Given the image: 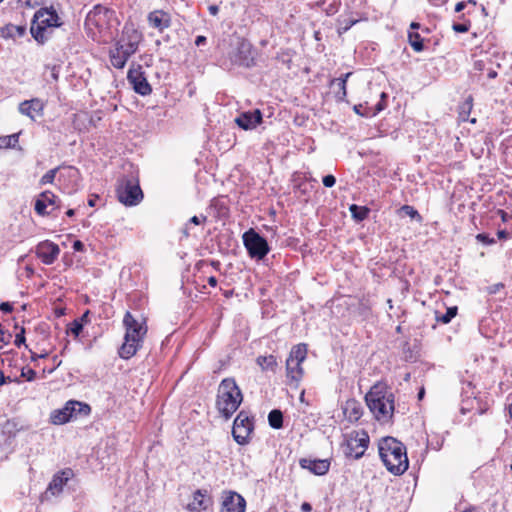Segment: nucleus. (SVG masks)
<instances>
[{
    "label": "nucleus",
    "instance_id": "f257e3e1",
    "mask_svg": "<svg viewBox=\"0 0 512 512\" xmlns=\"http://www.w3.org/2000/svg\"><path fill=\"white\" fill-rule=\"evenodd\" d=\"M379 456L389 472L402 475L409 467L405 445L394 437H384L378 445Z\"/></svg>",
    "mask_w": 512,
    "mask_h": 512
},
{
    "label": "nucleus",
    "instance_id": "f03ea898",
    "mask_svg": "<svg viewBox=\"0 0 512 512\" xmlns=\"http://www.w3.org/2000/svg\"><path fill=\"white\" fill-rule=\"evenodd\" d=\"M366 404L374 417L382 422L388 423L393 417L395 410V397L391 391L382 384H375L365 396Z\"/></svg>",
    "mask_w": 512,
    "mask_h": 512
},
{
    "label": "nucleus",
    "instance_id": "7ed1b4c3",
    "mask_svg": "<svg viewBox=\"0 0 512 512\" xmlns=\"http://www.w3.org/2000/svg\"><path fill=\"white\" fill-rule=\"evenodd\" d=\"M243 401V395L234 378L223 379L217 391L216 407L221 416L229 419Z\"/></svg>",
    "mask_w": 512,
    "mask_h": 512
},
{
    "label": "nucleus",
    "instance_id": "20e7f679",
    "mask_svg": "<svg viewBox=\"0 0 512 512\" xmlns=\"http://www.w3.org/2000/svg\"><path fill=\"white\" fill-rule=\"evenodd\" d=\"M123 324L126 328L124 343L119 349V356L123 359H129L136 354L141 347L147 327L144 323L138 322L130 312H126Z\"/></svg>",
    "mask_w": 512,
    "mask_h": 512
},
{
    "label": "nucleus",
    "instance_id": "39448f33",
    "mask_svg": "<svg viewBox=\"0 0 512 512\" xmlns=\"http://www.w3.org/2000/svg\"><path fill=\"white\" fill-rule=\"evenodd\" d=\"M58 26H60L59 17L53 7L41 8L33 16L30 32L38 43L43 44L47 40V29Z\"/></svg>",
    "mask_w": 512,
    "mask_h": 512
},
{
    "label": "nucleus",
    "instance_id": "423d86ee",
    "mask_svg": "<svg viewBox=\"0 0 512 512\" xmlns=\"http://www.w3.org/2000/svg\"><path fill=\"white\" fill-rule=\"evenodd\" d=\"M306 356L307 345L301 343L292 347L289 357L286 360V376L289 380V385L294 388H298L303 377L304 371L302 363L306 359Z\"/></svg>",
    "mask_w": 512,
    "mask_h": 512
},
{
    "label": "nucleus",
    "instance_id": "0eeeda50",
    "mask_svg": "<svg viewBox=\"0 0 512 512\" xmlns=\"http://www.w3.org/2000/svg\"><path fill=\"white\" fill-rule=\"evenodd\" d=\"M369 437L366 432H352L345 436L344 442L341 444L343 454L348 458H361L368 448Z\"/></svg>",
    "mask_w": 512,
    "mask_h": 512
},
{
    "label": "nucleus",
    "instance_id": "6e6552de",
    "mask_svg": "<svg viewBox=\"0 0 512 512\" xmlns=\"http://www.w3.org/2000/svg\"><path fill=\"white\" fill-rule=\"evenodd\" d=\"M118 200L125 206H135L143 199V192L138 181L122 179L116 189Z\"/></svg>",
    "mask_w": 512,
    "mask_h": 512
},
{
    "label": "nucleus",
    "instance_id": "1a4fd4ad",
    "mask_svg": "<svg viewBox=\"0 0 512 512\" xmlns=\"http://www.w3.org/2000/svg\"><path fill=\"white\" fill-rule=\"evenodd\" d=\"M243 243L251 258L261 260L270 251L266 239L254 229H249L243 234Z\"/></svg>",
    "mask_w": 512,
    "mask_h": 512
},
{
    "label": "nucleus",
    "instance_id": "9d476101",
    "mask_svg": "<svg viewBox=\"0 0 512 512\" xmlns=\"http://www.w3.org/2000/svg\"><path fill=\"white\" fill-rule=\"evenodd\" d=\"M254 428L252 419L244 411H241L235 418L232 428V436L239 445L249 442L250 434Z\"/></svg>",
    "mask_w": 512,
    "mask_h": 512
},
{
    "label": "nucleus",
    "instance_id": "9b49d317",
    "mask_svg": "<svg viewBox=\"0 0 512 512\" xmlns=\"http://www.w3.org/2000/svg\"><path fill=\"white\" fill-rule=\"evenodd\" d=\"M127 79L134 91L142 96L151 94L152 87L147 81L143 68L140 64L133 63L127 73Z\"/></svg>",
    "mask_w": 512,
    "mask_h": 512
},
{
    "label": "nucleus",
    "instance_id": "f8f14e48",
    "mask_svg": "<svg viewBox=\"0 0 512 512\" xmlns=\"http://www.w3.org/2000/svg\"><path fill=\"white\" fill-rule=\"evenodd\" d=\"M231 62L238 66L251 67L254 64L252 45L245 39H240L236 47L229 53Z\"/></svg>",
    "mask_w": 512,
    "mask_h": 512
},
{
    "label": "nucleus",
    "instance_id": "ddd939ff",
    "mask_svg": "<svg viewBox=\"0 0 512 512\" xmlns=\"http://www.w3.org/2000/svg\"><path fill=\"white\" fill-rule=\"evenodd\" d=\"M72 474L71 469H66L55 474L46 491L41 495V501H47L52 496L59 495L63 491V487L66 485Z\"/></svg>",
    "mask_w": 512,
    "mask_h": 512
},
{
    "label": "nucleus",
    "instance_id": "4468645a",
    "mask_svg": "<svg viewBox=\"0 0 512 512\" xmlns=\"http://www.w3.org/2000/svg\"><path fill=\"white\" fill-rule=\"evenodd\" d=\"M245 499L234 491H224L222 493V504L220 512H245Z\"/></svg>",
    "mask_w": 512,
    "mask_h": 512
},
{
    "label": "nucleus",
    "instance_id": "2eb2a0df",
    "mask_svg": "<svg viewBox=\"0 0 512 512\" xmlns=\"http://www.w3.org/2000/svg\"><path fill=\"white\" fill-rule=\"evenodd\" d=\"M140 35L135 29H126L122 38L117 42L118 50L130 58L138 49Z\"/></svg>",
    "mask_w": 512,
    "mask_h": 512
},
{
    "label": "nucleus",
    "instance_id": "dca6fc26",
    "mask_svg": "<svg viewBox=\"0 0 512 512\" xmlns=\"http://www.w3.org/2000/svg\"><path fill=\"white\" fill-rule=\"evenodd\" d=\"M35 253L44 264L51 265L58 258L60 249L57 244L46 240L36 246Z\"/></svg>",
    "mask_w": 512,
    "mask_h": 512
},
{
    "label": "nucleus",
    "instance_id": "f3484780",
    "mask_svg": "<svg viewBox=\"0 0 512 512\" xmlns=\"http://www.w3.org/2000/svg\"><path fill=\"white\" fill-rule=\"evenodd\" d=\"M262 113L259 109L240 113L235 118V123L243 130H252L262 123Z\"/></svg>",
    "mask_w": 512,
    "mask_h": 512
},
{
    "label": "nucleus",
    "instance_id": "a211bd4d",
    "mask_svg": "<svg viewBox=\"0 0 512 512\" xmlns=\"http://www.w3.org/2000/svg\"><path fill=\"white\" fill-rule=\"evenodd\" d=\"M147 21L150 27L157 29L159 32L169 28L172 23L170 13L161 9L151 11L147 16Z\"/></svg>",
    "mask_w": 512,
    "mask_h": 512
},
{
    "label": "nucleus",
    "instance_id": "6ab92c4d",
    "mask_svg": "<svg viewBox=\"0 0 512 512\" xmlns=\"http://www.w3.org/2000/svg\"><path fill=\"white\" fill-rule=\"evenodd\" d=\"M330 464L331 463L329 459L301 458L299 460V465L301 468L307 469L317 476H323L327 474L330 468Z\"/></svg>",
    "mask_w": 512,
    "mask_h": 512
},
{
    "label": "nucleus",
    "instance_id": "aec40b11",
    "mask_svg": "<svg viewBox=\"0 0 512 512\" xmlns=\"http://www.w3.org/2000/svg\"><path fill=\"white\" fill-rule=\"evenodd\" d=\"M58 201L57 196L53 192L46 190L36 199L34 209L36 213L41 216L48 215L50 212L47 211V207L53 206L55 208H59L60 205L58 204Z\"/></svg>",
    "mask_w": 512,
    "mask_h": 512
},
{
    "label": "nucleus",
    "instance_id": "412c9836",
    "mask_svg": "<svg viewBox=\"0 0 512 512\" xmlns=\"http://www.w3.org/2000/svg\"><path fill=\"white\" fill-rule=\"evenodd\" d=\"M106 12L107 11L102 7H95L87 14L85 19V26L89 29L94 27L102 30L106 25Z\"/></svg>",
    "mask_w": 512,
    "mask_h": 512
},
{
    "label": "nucleus",
    "instance_id": "4be33fe9",
    "mask_svg": "<svg viewBox=\"0 0 512 512\" xmlns=\"http://www.w3.org/2000/svg\"><path fill=\"white\" fill-rule=\"evenodd\" d=\"M211 505L207 490L198 489L193 494V501L188 505L191 511L206 510Z\"/></svg>",
    "mask_w": 512,
    "mask_h": 512
},
{
    "label": "nucleus",
    "instance_id": "5701e85b",
    "mask_svg": "<svg viewBox=\"0 0 512 512\" xmlns=\"http://www.w3.org/2000/svg\"><path fill=\"white\" fill-rule=\"evenodd\" d=\"M43 107H44L43 102L41 100L35 98V99L23 101L19 105V111L22 114L30 117L31 119H34L35 115L41 114Z\"/></svg>",
    "mask_w": 512,
    "mask_h": 512
},
{
    "label": "nucleus",
    "instance_id": "b1692460",
    "mask_svg": "<svg viewBox=\"0 0 512 512\" xmlns=\"http://www.w3.org/2000/svg\"><path fill=\"white\" fill-rule=\"evenodd\" d=\"M342 409L345 417L350 422H356L362 416V406L360 402L355 399H348Z\"/></svg>",
    "mask_w": 512,
    "mask_h": 512
},
{
    "label": "nucleus",
    "instance_id": "393cba45",
    "mask_svg": "<svg viewBox=\"0 0 512 512\" xmlns=\"http://www.w3.org/2000/svg\"><path fill=\"white\" fill-rule=\"evenodd\" d=\"M76 400H69L66 402L65 406L62 409L55 410L51 415L52 423L54 424H64L69 422L71 417V410H73L72 405H76Z\"/></svg>",
    "mask_w": 512,
    "mask_h": 512
},
{
    "label": "nucleus",
    "instance_id": "a878e982",
    "mask_svg": "<svg viewBox=\"0 0 512 512\" xmlns=\"http://www.w3.org/2000/svg\"><path fill=\"white\" fill-rule=\"evenodd\" d=\"M256 363L260 366L262 371L275 372L278 367V362L274 355L258 356Z\"/></svg>",
    "mask_w": 512,
    "mask_h": 512
},
{
    "label": "nucleus",
    "instance_id": "bb28decb",
    "mask_svg": "<svg viewBox=\"0 0 512 512\" xmlns=\"http://www.w3.org/2000/svg\"><path fill=\"white\" fill-rule=\"evenodd\" d=\"M129 57H127L123 51L118 50V44L116 43L115 49L110 51V62L113 67L122 69L126 65Z\"/></svg>",
    "mask_w": 512,
    "mask_h": 512
},
{
    "label": "nucleus",
    "instance_id": "cd10ccee",
    "mask_svg": "<svg viewBox=\"0 0 512 512\" xmlns=\"http://www.w3.org/2000/svg\"><path fill=\"white\" fill-rule=\"evenodd\" d=\"M352 75L351 72H348V73H345L343 75H341L339 78L337 79H334L332 81V83H336L339 87V91L336 93V98L338 101H343L344 98L346 97L347 95V91H346V83H347V80L348 78Z\"/></svg>",
    "mask_w": 512,
    "mask_h": 512
},
{
    "label": "nucleus",
    "instance_id": "c85d7f7f",
    "mask_svg": "<svg viewBox=\"0 0 512 512\" xmlns=\"http://www.w3.org/2000/svg\"><path fill=\"white\" fill-rule=\"evenodd\" d=\"M318 5L327 15L331 16L338 12L341 0H320Z\"/></svg>",
    "mask_w": 512,
    "mask_h": 512
},
{
    "label": "nucleus",
    "instance_id": "c756f323",
    "mask_svg": "<svg viewBox=\"0 0 512 512\" xmlns=\"http://www.w3.org/2000/svg\"><path fill=\"white\" fill-rule=\"evenodd\" d=\"M457 312V306L448 307L444 314H440L438 311H435V320L442 324H448L457 315Z\"/></svg>",
    "mask_w": 512,
    "mask_h": 512
},
{
    "label": "nucleus",
    "instance_id": "7c9ffc66",
    "mask_svg": "<svg viewBox=\"0 0 512 512\" xmlns=\"http://www.w3.org/2000/svg\"><path fill=\"white\" fill-rule=\"evenodd\" d=\"M268 423L273 429L283 427V413L279 409H273L268 414Z\"/></svg>",
    "mask_w": 512,
    "mask_h": 512
},
{
    "label": "nucleus",
    "instance_id": "2f4dec72",
    "mask_svg": "<svg viewBox=\"0 0 512 512\" xmlns=\"http://www.w3.org/2000/svg\"><path fill=\"white\" fill-rule=\"evenodd\" d=\"M408 40L414 51L421 52L424 50L423 38L417 31H409Z\"/></svg>",
    "mask_w": 512,
    "mask_h": 512
},
{
    "label": "nucleus",
    "instance_id": "473e14b6",
    "mask_svg": "<svg viewBox=\"0 0 512 512\" xmlns=\"http://www.w3.org/2000/svg\"><path fill=\"white\" fill-rule=\"evenodd\" d=\"M76 405L73 406V410H71V417L77 418L78 416H88L91 412V407L83 402L76 401Z\"/></svg>",
    "mask_w": 512,
    "mask_h": 512
},
{
    "label": "nucleus",
    "instance_id": "72a5a7b5",
    "mask_svg": "<svg viewBox=\"0 0 512 512\" xmlns=\"http://www.w3.org/2000/svg\"><path fill=\"white\" fill-rule=\"evenodd\" d=\"M349 210L352 214V217L356 221H363L364 219H366L368 217V214H369L368 208L363 207V206H358L356 204H352L350 206Z\"/></svg>",
    "mask_w": 512,
    "mask_h": 512
},
{
    "label": "nucleus",
    "instance_id": "f704fd0d",
    "mask_svg": "<svg viewBox=\"0 0 512 512\" xmlns=\"http://www.w3.org/2000/svg\"><path fill=\"white\" fill-rule=\"evenodd\" d=\"M18 140H19L18 134L1 136L0 137V149L1 148H13L18 143Z\"/></svg>",
    "mask_w": 512,
    "mask_h": 512
},
{
    "label": "nucleus",
    "instance_id": "c9c22d12",
    "mask_svg": "<svg viewBox=\"0 0 512 512\" xmlns=\"http://www.w3.org/2000/svg\"><path fill=\"white\" fill-rule=\"evenodd\" d=\"M339 26H338V34L342 35L346 33L353 25H355L358 20L357 19H342L339 20Z\"/></svg>",
    "mask_w": 512,
    "mask_h": 512
},
{
    "label": "nucleus",
    "instance_id": "e433bc0d",
    "mask_svg": "<svg viewBox=\"0 0 512 512\" xmlns=\"http://www.w3.org/2000/svg\"><path fill=\"white\" fill-rule=\"evenodd\" d=\"M6 30L9 37H22L26 32L25 26L17 25H8Z\"/></svg>",
    "mask_w": 512,
    "mask_h": 512
},
{
    "label": "nucleus",
    "instance_id": "4c0bfd02",
    "mask_svg": "<svg viewBox=\"0 0 512 512\" xmlns=\"http://www.w3.org/2000/svg\"><path fill=\"white\" fill-rule=\"evenodd\" d=\"M400 211L403 212L405 215L411 217L412 219H416L419 222L422 220V217L419 214V212L410 205H403Z\"/></svg>",
    "mask_w": 512,
    "mask_h": 512
},
{
    "label": "nucleus",
    "instance_id": "58836bf2",
    "mask_svg": "<svg viewBox=\"0 0 512 512\" xmlns=\"http://www.w3.org/2000/svg\"><path fill=\"white\" fill-rule=\"evenodd\" d=\"M60 169V167H56L54 169H51L49 171H47L40 179V184L41 185H45V184H52L54 182V179H55V176H56V173L58 172V170Z\"/></svg>",
    "mask_w": 512,
    "mask_h": 512
},
{
    "label": "nucleus",
    "instance_id": "ea45409f",
    "mask_svg": "<svg viewBox=\"0 0 512 512\" xmlns=\"http://www.w3.org/2000/svg\"><path fill=\"white\" fill-rule=\"evenodd\" d=\"M82 330H83V323H81V321L76 319L69 324L67 332L73 334L75 337H78L80 335V333L82 332Z\"/></svg>",
    "mask_w": 512,
    "mask_h": 512
},
{
    "label": "nucleus",
    "instance_id": "a19ab883",
    "mask_svg": "<svg viewBox=\"0 0 512 512\" xmlns=\"http://www.w3.org/2000/svg\"><path fill=\"white\" fill-rule=\"evenodd\" d=\"M21 377L25 378L27 381L31 382L36 379V372L32 368L23 367L21 369Z\"/></svg>",
    "mask_w": 512,
    "mask_h": 512
},
{
    "label": "nucleus",
    "instance_id": "79ce46f5",
    "mask_svg": "<svg viewBox=\"0 0 512 512\" xmlns=\"http://www.w3.org/2000/svg\"><path fill=\"white\" fill-rule=\"evenodd\" d=\"M492 62L490 60H476L473 64V69L474 71H477V72H483L485 71L488 67L487 65H491Z\"/></svg>",
    "mask_w": 512,
    "mask_h": 512
},
{
    "label": "nucleus",
    "instance_id": "37998d69",
    "mask_svg": "<svg viewBox=\"0 0 512 512\" xmlns=\"http://www.w3.org/2000/svg\"><path fill=\"white\" fill-rule=\"evenodd\" d=\"M26 338H25V329L21 327L20 331L16 334L14 344L17 347H21V345H25L26 348L28 346L25 344Z\"/></svg>",
    "mask_w": 512,
    "mask_h": 512
},
{
    "label": "nucleus",
    "instance_id": "c03bdc74",
    "mask_svg": "<svg viewBox=\"0 0 512 512\" xmlns=\"http://www.w3.org/2000/svg\"><path fill=\"white\" fill-rule=\"evenodd\" d=\"M12 339V334L10 332L4 331L2 325L0 324V342L3 344H9Z\"/></svg>",
    "mask_w": 512,
    "mask_h": 512
},
{
    "label": "nucleus",
    "instance_id": "a18cd8bd",
    "mask_svg": "<svg viewBox=\"0 0 512 512\" xmlns=\"http://www.w3.org/2000/svg\"><path fill=\"white\" fill-rule=\"evenodd\" d=\"M453 30L457 33H465L469 30V23H454L452 26Z\"/></svg>",
    "mask_w": 512,
    "mask_h": 512
},
{
    "label": "nucleus",
    "instance_id": "49530a36",
    "mask_svg": "<svg viewBox=\"0 0 512 512\" xmlns=\"http://www.w3.org/2000/svg\"><path fill=\"white\" fill-rule=\"evenodd\" d=\"M322 183L325 187L331 188L335 185L336 178L333 175L328 174L322 178Z\"/></svg>",
    "mask_w": 512,
    "mask_h": 512
},
{
    "label": "nucleus",
    "instance_id": "de8ad7c7",
    "mask_svg": "<svg viewBox=\"0 0 512 512\" xmlns=\"http://www.w3.org/2000/svg\"><path fill=\"white\" fill-rule=\"evenodd\" d=\"M476 239L479 241V242H482L484 244H494L495 243V240L493 238H490L489 235L485 234V233H480L476 236Z\"/></svg>",
    "mask_w": 512,
    "mask_h": 512
},
{
    "label": "nucleus",
    "instance_id": "09e8293b",
    "mask_svg": "<svg viewBox=\"0 0 512 512\" xmlns=\"http://www.w3.org/2000/svg\"><path fill=\"white\" fill-rule=\"evenodd\" d=\"M503 288H504V284L503 283H495V284L490 285L489 287H487V292L492 295V294L498 293Z\"/></svg>",
    "mask_w": 512,
    "mask_h": 512
},
{
    "label": "nucleus",
    "instance_id": "8fccbe9b",
    "mask_svg": "<svg viewBox=\"0 0 512 512\" xmlns=\"http://www.w3.org/2000/svg\"><path fill=\"white\" fill-rule=\"evenodd\" d=\"M47 69H50L51 73L50 76L53 81H57L59 78V66L53 65V66H46Z\"/></svg>",
    "mask_w": 512,
    "mask_h": 512
},
{
    "label": "nucleus",
    "instance_id": "3c124183",
    "mask_svg": "<svg viewBox=\"0 0 512 512\" xmlns=\"http://www.w3.org/2000/svg\"><path fill=\"white\" fill-rule=\"evenodd\" d=\"M0 310L4 313H10L13 311V305L10 302H2L0 304Z\"/></svg>",
    "mask_w": 512,
    "mask_h": 512
},
{
    "label": "nucleus",
    "instance_id": "603ef678",
    "mask_svg": "<svg viewBox=\"0 0 512 512\" xmlns=\"http://www.w3.org/2000/svg\"><path fill=\"white\" fill-rule=\"evenodd\" d=\"M18 1L22 2L23 4H25L28 7H35L42 2V0H18Z\"/></svg>",
    "mask_w": 512,
    "mask_h": 512
},
{
    "label": "nucleus",
    "instance_id": "864d4df0",
    "mask_svg": "<svg viewBox=\"0 0 512 512\" xmlns=\"http://www.w3.org/2000/svg\"><path fill=\"white\" fill-rule=\"evenodd\" d=\"M73 249L77 252H82L84 250V244L80 240H76L73 243Z\"/></svg>",
    "mask_w": 512,
    "mask_h": 512
},
{
    "label": "nucleus",
    "instance_id": "5fc2aeb1",
    "mask_svg": "<svg viewBox=\"0 0 512 512\" xmlns=\"http://www.w3.org/2000/svg\"><path fill=\"white\" fill-rule=\"evenodd\" d=\"M486 71H487V76H486V77H487L488 79H494V78H496V77H497V75H498L497 71H496L495 69H493L492 67H488V68L486 69Z\"/></svg>",
    "mask_w": 512,
    "mask_h": 512
},
{
    "label": "nucleus",
    "instance_id": "6e6d98bb",
    "mask_svg": "<svg viewBox=\"0 0 512 512\" xmlns=\"http://www.w3.org/2000/svg\"><path fill=\"white\" fill-rule=\"evenodd\" d=\"M207 41V38L203 35H199L195 39V45L200 47L201 45H204Z\"/></svg>",
    "mask_w": 512,
    "mask_h": 512
},
{
    "label": "nucleus",
    "instance_id": "4d7b16f0",
    "mask_svg": "<svg viewBox=\"0 0 512 512\" xmlns=\"http://www.w3.org/2000/svg\"><path fill=\"white\" fill-rule=\"evenodd\" d=\"M206 217L203 216L202 219L198 216H193L190 218L189 222L195 225H199L202 221H205Z\"/></svg>",
    "mask_w": 512,
    "mask_h": 512
},
{
    "label": "nucleus",
    "instance_id": "13d9d810",
    "mask_svg": "<svg viewBox=\"0 0 512 512\" xmlns=\"http://www.w3.org/2000/svg\"><path fill=\"white\" fill-rule=\"evenodd\" d=\"M30 352H31V360H32V361H36V360H38V359H40V358H45V357H47V356H48V354H47V353L37 354V353H35V352H32L31 350H30Z\"/></svg>",
    "mask_w": 512,
    "mask_h": 512
},
{
    "label": "nucleus",
    "instance_id": "bf43d9fd",
    "mask_svg": "<svg viewBox=\"0 0 512 512\" xmlns=\"http://www.w3.org/2000/svg\"><path fill=\"white\" fill-rule=\"evenodd\" d=\"M208 10L211 15L216 16L219 12V7L217 5H210Z\"/></svg>",
    "mask_w": 512,
    "mask_h": 512
},
{
    "label": "nucleus",
    "instance_id": "052dcab7",
    "mask_svg": "<svg viewBox=\"0 0 512 512\" xmlns=\"http://www.w3.org/2000/svg\"><path fill=\"white\" fill-rule=\"evenodd\" d=\"M11 378L10 377H5L4 373L2 371H0V385H3L7 382H11Z\"/></svg>",
    "mask_w": 512,
    "mask_h": 512
},
{
    "label": "nucleus",
    "instance_id": "680f3d73",
    "mask_svg": "<svg viewBox=\"0 0 512 512\" xmlns=\"http://www.w3.org/2000/svg\"><path fill=\"white\" fill-rule=\"evenodd\" d=\"M301 510L303 512H310L312 510V506L308 502H303L302 505H301Z\"/></svg>",
    "mask_w": 512,
    "mask_h": 512
},
{
    "label": "nucleus",
    "instance_id": "e2e57ef3",
    "mask_svg": "<svg viewBox=\"0 0 512 512\" xmlns=\"http://www.w3.org/2000/svg\"><path fill=\"white\" fill-rule=\"evenodd\" d=\"M465 7H466V2H464V1L458 2L455 6V11L461 12Z\"/></svg>",
    "mask_w": 512,
    "mask_h": 512
},
{
    "label": "nucleus",
    "instance_id": "0e129e2a",
    "mask_svg": "<svg viewBox=\"0 0 512 512\" xmlns=\"http://www.w3.org/2000/svg\"><path fill=\"white\" fill-rule=\"evenodd\" d=\"M208 284L212 287L217 285V279L214 276L208 278Z\"/></svg>",
    "mask_w": 512,
    "mask_h": 512
},
{
    "label": "nucleus",
    "instance_id": "69168bd1",
    "mask_svg": "<svg viewBox=\"0 0 512 512\" xmlns=\"http://www.w3.org/2000/svg\"><path fill=\"white\" fill-rule=\"evenodd\" d=\"M448 0H431L432 4L434 6H441L445 4Z\"/></svg>",
    "mask_w": 512,
    "mask_h": 512
},
{
    "label": "nucleus",
    "instance_id": "338daca9",
    "mask_svg": "<svg viewBox=\"0 0 512 512\" xmlns=\"http://www.w3.org/2000/svg\"><path fill=\"white\" fill-rule=\"evenodd\" d=\"M410 28L412 31H417L420 28V24L417 22H412Z\"/></svg>",
    "mask_w": 512,
    "mask_h": 512
},
{
    "label": "nucleus",
    "instance_id": "774afa93",
    "mask_svg": "<svg viewBox=\"0 0 512 512\" xmlns=\"http://www.w3.org/2000/svg\"><path fill=\"white\" fill-rule=\"evenodd\" d=\"M88 315H89V311H86V312L83 314V316L81 317V319H78V320H79V321H81V323H82V322H86V321H87V319H88Z\"/></svg>",
    "mask_w": 512,
    "mask_h": 512
}]
</instances>
